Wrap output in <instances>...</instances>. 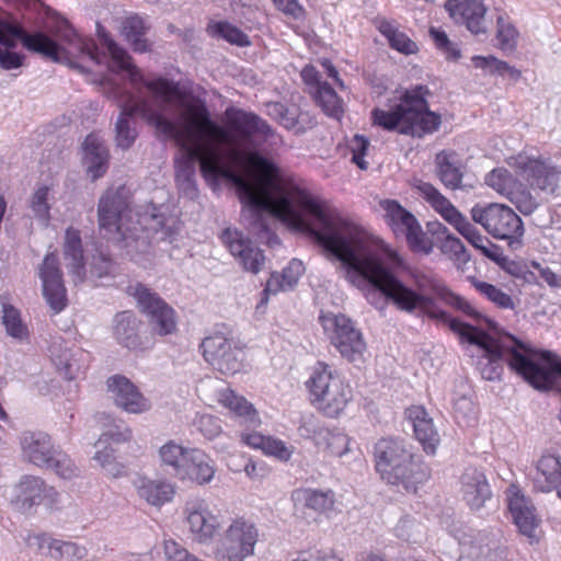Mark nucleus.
<instances>
[{"mask_svg":"<svg viewBox=\"0 0 561 561\" xmlns=\"http://www.w3.org/2000/svg\"><path fill=\"white\" fill-rule=\"evenodd\" d=\"M178 134L170 135L180 147L174 159L175 182L187 198H195L196 163L209 184L229 181L242 204L241 220L259 238L279 243L270 222L280 219L295 231L307 233L328 256L347 259L365 228L325 201L314 197L291 178L279 174L274 163L257 152L231 147L227 154L219 145L234 144L229 133L210 118L205 102L191 98L181 103Z\"/></svg>","mask_w":561,"mask_h":561,"instance_id":"1","label":"nucleus"},{"mask_svg":"<svg viewBox=\"0 0 561 561\" xmlns=\"http://www.w3.org/2000/svg\"><path fill=\"white\" fill-rule=\"evenodd\" d=\"M404 266L399 253L386 247L366 229L343 263L344 278L359 289L376 309L385 310L392 302L399 310L424 316L443 322L462 341L478 345L481 355L477 368L485 380H499L504 364L536 389H546L552 375L538 362L539 352L525 347L510 334L493 337L476 327L465 323L442 310L434 298L417 293L398 278L396 272Z\"/></svg>","mask_w":561,"mask_h":561,"instance_id":"2","label":"nucleus"},{"mask_svg":"<svg viewBox=\"0 0 561 561\" xmlns=\"http://www.w3.org/2000/svg\"><path fill=\"white\" fill-rule=\"evenodd\" d=\"M98 35L110 54V61L104 53L105 58L102 64L107 62V68L112 72L118 73L125 71L133 92L125 91L111 81L103 82L108 96L115 99L121 107V113L115 123V144L117 148L123 150L129 149L138 137L136 129L135 116H140L149 125L153 126L157 131L164 136L176 135L178 125L167 118L161 110L157 108L153 101L144 95L142 89L146 88L152 93V96L168 105L174 101H187L184 93L180 89V84L164 77L145 78L137 66L131 62L127 51L119 47L106 33V31L98 24Z\"/></svg>","mask_w":561,"mask_h":561,"instance_id":"3","label":"nucleus"},{"mask_svg":"<svg viewBox=\"0 0 561 561\" xmlns=\"http://www.w3.org/2000/svg\"><path fill=\"white\" fill-rule=\"evenodd\" d=\"M427 89L419 85L408 90L399 102L389 108H374L371 121L374 125L386 130H398L400 134L413 137H423L438 129L442 124L440 116L428 110L425 99Z\"/></svg>","mask_w":561,"mask_h":561,"instance_id":"4","label":"nucleus"},{"mask_svg":"<svg viewBox=\"0 0 561 561\" xmlns=\"http://www.w3.org/2000/svg\"><path fill=\"white\" fill-rule=\"evenodd\" d=\"M67 38L68 45L61 46L43 32L27 33L21 26L9 23H4L0 27V44L3 46L2 48L9 50L16 46L15 39H20L28 51L39 54L54 61H58L60 56L67 55L100 65L105 58L99 51L93 39L80 37L72 31L68 32Z\"/></svg>","mask_w":561,"mask_h":561,"instance_id":"5","label":"nucleus"},{"mask_svg":"<svg viewBox=\"0 0 561 561\" xmlns=\"http://www.w3.org/2000/svg\"><path fill=\"white\" fill-rule=\"evenodd\" d=\"M67 38L68 45L61 46L43 32L27 33L21 26L9 23H4L0 27V44L3 46L2 48L9 50L16 46L15 39H20L28 51L39 54L54 61H58L60 56L67 55L100 65L105 58L99 51L93 39L80 37L72 31L68 32Z\"/></svg>","mask_w":561,"mask_h":561,"instance_id":"6","label":"nucleus"},{"mask_svg":"<svg viewBox=\"0 0 561 561\" xmlns=\"http://www.w3.org/2000/svg\"><path fill=\"white\" fill-rule=\"evenodd\" d=\"M375 466L380 477L390 484L402 485L407 492H416L428 480L431 470L414 456L400 439L381 438L375 445Z\"/></svg>","mask_w":561,"mask_h":561,"instance_id":"7","label":"nucleus"},{"mask_svg":"<svg viewBox=\"0 0 561 561\" xmlns=\"http://www.w3.org/2000/svg\"><path fill=\"white\" fill-rule=\"evenodd\" d=\"M311 403L329 417H337L353 399L351 386L324 362H318L306 381Z\"/></svg>","mask_w":561,"mask_h":561,"instance_id":"8","label":"nucleus"},{"mask_svg":"<svg viewBox=\"0 0 561 561\" xmlns=\"http://www.w3.org/2000/svg\"><path fill=\"white\" fill-rule=\"evenodd\" d=\"M414 187L422 198L483 256L490 260L496 257L501 247L483 236L434 185L416 180Z\"/></svg>","mask_w":561,"mask_h":561,"instance_id":"9","label":"nucleus"},{"mask_svg":"<svg viewBox=\"0 0 561 561\" xmlns=\"http://www.w3.org/2000/svg\"><path fill=\"white\" fill-rule=\"evenodd\" d=\"M98 221L100 231L107 238L126 241L138 240V229L131 226L130 195L125 186L108 188L99 199Z\"/></svg>","mask_w":561,"mask_h":561,"instance_id":"10","label":"nucleus"},{"mask_svg":"<svg viewBox=\"0 0 561 561\" xmlns=\"http://www.w3.org/2000/svg\"><path fill=\"white\" fill-rule=\"evenodd\" d=\"M471 219L481 225L493 238L506 240L511 250L524 245V222L522 218L504 204L476 205L470 210Z\"/></svg>","mask_w":561,"mask_h":561,"instance_id":"11","label":"nucleus"},{"mask_svg":"<svg viewBox=\"0 0 561 561\" xmlns=\"http://www.w3.org/2000/svg\"><path fill=\"white\" fill-rule=\"evenodd\" d=\"M260 531L254 522L243 516L231 519L214 548L217 561H244L252 557Z\"/></svg>","mask_w":561,"mask_h":561,"instance_id":"12","label":"nucleus"},{"mask_svg":"<svg viewBox=\"0 0 561 561\" xmlns=\"http://www.w3.org/2000/svg\"><path fill=\"white\" fill-rule=\"evenodd\" d=\"M508 164L515 169L533 188L547 193H554L561 178V164L552 162L550 158L531 156L520 152L512 157Z\"/></svg>","mask_w":561,"mask_h":561,"instance_id":"13","label":"nucleus"},{"mask_svg":"<svg viewBox=\"0 0 561 561\" xmlns=\"http://www.w3.org/2000/svg\"><path fill=\"white\" fill-rule=\"evenodd\" d=\"M380 206L392 231L397 236L403 234L413 252L426 255L432 253L433 241L422 230L420 222L412 213L392 199L382 201Z\"/></svg>","mask_w":561,"mask_h":561,"instance_id":"14","label":"nucleus"},{"mask_svg":"<svg viewBox=\"0 0 561 561\" xmlns=\"http://www.w3.org/2000/svg\"><path fill=\"white\" fill-rule=\"evenodd\" d=\"M182 516L188 537L198 545H210L221 529L219 516L203 497L188 499L183 506Z\"/></svg>","mask_w":561,"mask_h":561,"instance_id":"15","label":"nucleus"},{"mask_svg":"<svg viewBox=\"0 0 561 561\" xmlns=\"http://www.w3.org/2000/svg\"><path fill=\"white\" fill-rule=\"evenodd\" d=\"M324 330L329 333L331 343L348 362L360 360L366 351V342L354 322L344 314L329 313L320 317Z\"/></svg>","mask_w":561,"mask_h":561,"instance_id":"16","label":"nucleus"},{"mask_svg":"<svg viewBox=\"0 0 561 561\" xmlns=\"http://www.w3.org/2000/svg\"><path fill=\"white\" fill-rule=\"evenodd\" d=\"M128 293L136 299L137 306L160 335L174 332L176 321L174 310L154 291L142 284L128 286Z\"/></svg>","mask_w":561,"mask_h":561,"instance_id":"17","label":"nucleus"},{"mask_svg":"<svg viewBox=\"0 0 561 561\" xmlns=\"http://www.w3.org/2000/svg\"><path fill=\"white\" fill-rule=\"evenodd\" d=\"M202 350L205 360L224 375H234L242 368V351L220 333L205 337Z\"/></svg>","mask_w":561,"mask_h":561,"instance_id":"18","label":"nucleus"},{"mask_svg":"<svg viewBox=\"0 0 561 561\" xmlns=\"http://www.w3.org/2000/svg\"><path fill=\"white\" fill-rule=\"evenodd\" d=\"M485 183L506 197L524 215L533 214L539 206L536 197L504 168L492 170L486 175Z\"/></svg>","mask_w":561,"mask_h":561,"instance_id":"19","label":"nucleus"},{"mask_svg":"<svg viewBox=\"0 0 561 561\" xmlns=\"http://www.w3.org/2000/svg\"><path fill=\"white\" fill-rule=\"evenodd\" d=\"M38 277L42 280L43 296L57 314L68 305L67 290L62 279L59 260L55 252H48L38 267Z\"/></svg>","mask_w":561,"mask_h":561,"instance_id":"20","label":"nucleus"},{"mask_svg":"<svg viewBox=\"0 0 561 561\" xmlns=\"http://www.w3.org/2000/svg\"><path fill=\"white\" fill-rule=\"evenodd\" d=\"M294 512L298 518L310 524L318 516L327 515L334 507L335 496L332 490L304 488L293 492Z\"/></svg>","mask_w":561,"mask_h":561,"instance_id":"21","label":"nucleus"},{"mask_svg":"<svg viewBox=\"0 0 561 561\" xmlns=\"http://www.w3.org/2000/svg\"><path fill=\"white\" fill-rule=\"evenodd\" d=\"M106 387L115 405L129 414L147 413L152 408L151 401L123 375L108 377Z\"/></svg>","mask_w":561,"mask_h":561,"instance_id":"22","label":"nucleus"},{"mask_svg":"<svg viewBox=\"0 0 561 561\" xmlns=\"http://www.w3.org/2000/svg\"><path fill=\"white\" fill-rule=\"evenodd\" d=\"M221 241L243 270L257 274L265 264L263 251L237 229L227 228L221 233Z\"/></svg>","mask_w":561,"mask_h":561,"instance_id":"23","label":"nucleus"},{"mask_svg":"<svg viewBox=\"0 0 561 561\" xmlns=\"http://www.w3.org/2000/svg\"><path fill=\"white\" fill-rule=\"evenodd\" d=\"M226 116L242 141H248L251 137H261L273 146L282 142L280 137L272 129L266 121L254 113L228 108Z\"/></svg>","mask_w":561,"mask_h":561,"instance_id":"24","label":"nucleus"},{"mask_svg":"<svg viewBox=\"0 0 561 561\" xmlns=\"http://www.w3.org/2000/svg\"><path fill=\"white\" fill-rule=\"evenodd\" d=\"M58 492L36 476L25 474L13 489L12 503L22 512L30 511L33 506L39 505L45 499L56 501Z\"/></svg>","mask_w":561,"mask_h":561,"instance_id":"25","label":"nucleus"},{"mask_svg":"<svg viewBox=\"0 0 561 561\" xmlns=\"http://www.w3.org/2000/svg\"><path fill=\"white\" fill-rule=\"evenodd\" d=\"M445 9L456 23L465 24L472 34L486 33L483 0H447Z\"/></svg>","mask_w":561,"mask_h":561,"instance_id":"26","label":"nucleus"},{"mask_svg":"<svg viewBox=\"0 0 561 561\" xmlns=\"http://www.w3.org/2000/svg\"><path fill=\"white\" fill-rule=\"evenodd\" d=\"M460 494L471 511L481 510L492 496L484 473L473 467L467 468L460 477Z\"/></svg>","mask_w":561,"mask_h":561,"instance_id":"27","label":"nucleus"},{"mask_svg":"<svg viewBox=\"0 0 561 561\" xmlns=\"http://www.w3.org/2000/svg\"><path fill=\"white\" fill-rule=\"evenodd\" d=\"M507 502L510 512L519 533L530 540H536V530L539 526V519L535 513V507L515 485L508 489Z\"/></svg>","mask_w":561,"mask_h":561,"instance_id":"28","label":"nucleus"},{"mask_svg":"<svg viewBox=\"0 0 561 561\" xmlns=\"http://www.w3.org/2000/svg\"><path fill=\"white\" fill-rule=\"evenodd\" d=\"M216 471V463L209 455L202 449L191 448L178 479L204 486L214 480Z\"/></svg>","mask_w":561,"mask_h":561,"instance_id":"29","label":"nucleus"},{"mask_svg":"<svg viewBox=\"0 0 561 561\" xmlns=\"http://www.w3.org/2000/svg\"><path fill=\"white\" fill-rule=\"evenodd\" d=\"M22 458L39 468L49 463V459L56 449L48 434L41 431H26L20 436Z\"/></svg>","mask_w":561,"mask_h":561,"instance_id":"30","label":"nucleus"},{"mask_svg":"<svg viewBox=\"0 0 561 561\" xmlns=\"http://www.w3.org/2000/svg\"><path fill=\"white\" fill-rule=\"evenodd\" d=\"M405 415L412 423L415 437L425 453L434 455L440 438L428 412L423 405H411L407 409Z\"/></svg>","mask_w":561,"mask_h":561,"instance_id":"31","label":"nucleus"},{"mask_svg":"<svg viewBox=\"0 0 561 561\" xmlns=\"http://www.w3.org/2000/svg\"><path fill=\"white\" fill-rule=\"evenodd\" d=\"M534 488L540 492L557 491L561 500V458L552 454L542 455L533 476Z\"/></svg>","mask_w":561,"mask_h":561,"instance_id":"32","label":"nucleus"},{"mask_svg":"<svg viewBox=\"0 0 561 561\" xmlns=\"http://www.w3.org/2000/svg\"><path fill=\"white\" fill-rule=\"evenodd\" d=\"M48 352L58 370L69 380L76 379L84 369V364L82 362L88 357V354L82 350H77L75 352L67 350L64 347V341L61 337H58L50 343Z\"/></svg>","mask_w":561,"mask_h":561,"instance_id":"33","label":"nucleus"},{"mask_svg":"<svg viewBox=\"0 0 561 561\" xmlns=\"http://www.w3.org/2000/svg\"><path fill=\"white\" fill-rule=\"evenodd\" d=\"M83 161L92 181L102 178L108 169L110 152L103 139L95 134L87 136L83 142Z\"/></svg>","mask_w":561,"mask_h":561,"instance_id":"34","label":"nucleus"},{"mask_svg":"<svg viewBox=\"0 0 561 561\" xmlns=\"http://www.w3.org/2000/svg\"><path fill=\"white\" fill-rule=\"evenodd\" d=\"M437 175L442 183L450 190L461 187L465 164L461 157L454 150H443L435 157Z\"/></svg>","mask_w":561,"mask_h":561,"instance_id":"35","label":"nucleus"},{"mask_svg":"<svg viewBox=\"0 0 561 561\" xmlns=\"http://www.w3.org/2000/svg\"><path fill=\"white\" fill-rule=\"evenodd\" d=\"M64 257L67 261V268L73 277L75 284L82 283L85 278L82 241L80 231L71 227L66 230Z\"/></svg>","mask_w":561,"mask_h":561,"instance_id":"36","label":"nucleus"},{"mask_svg":"<svg viewBox=\"0 0 561 561\" xmlns=\"http://www.w3.org/2000/svg\"><path fill=\"white\" fill-rule=\"evenodd\" d=\"M135 488L138 496L152 506H162L175 495V484L167 480L139 478Z\"/></svg>","mask_w":561,"mask_h":561,"instance_id":"37","label":"nucleus"},{"mask_svg":"<svg viewBox=\"0 0 561 561\" xmlns=\"http://www.w3.org/2000/svg\"><path fill=\"white\" fill-rule=\"evenodd\" d=\"M113 324L114 336L121 345L133 351L142 348L139 336L140 321L133 311L118 312Z\"/></svg>","mask_w":561,"mask_h":561,"instance_id":"38","label":"nucleus"},{"mask_svg":"<svg viewBox=\"0 0 561 561\" xmlns=\"http://www.w3.org/2000/svg\"><path fill=\"white\" fill-rule=\"evenodd\" d=\"M217 399L220 404L234 413L236 416L242 419L245 424L256 426L261 423L257 411L244 397L238 396L231 389H222L218 391Z\"/></svg>","mask_w":561,"mask_h":561,"instance_id":"39","label":"nucleus"},{"mask_svg":"<svg viewBox=\"0 0 561 561\" xmlns=\"http://www.w3.org/2000/svg\"><path fill=\"white\" fill-rule=\"evenodd\" d=\"M305 272L301 261L293 259L280 274L273 273L266 282L265 293L277 294L282 290L291 289Z\"/></svg>","mask_w":561,"mask_h":561,"instance_id":"40","label":"nucleus"},{"mask_svg":"<svg viewBox=\"0 0 561 561\" xmlns=\"http://www.w3.org/2000/svg\"><path fill=\"white\" fill-rule=\"evenodd\" d=\"M376 25L378 31L387 38L391 48L405 55L416 51V44L403 32H400L393 22L386 19H377Z\"/></svg>","mask_w":561,"mask_h":561,"instance_id":"41","label":"nucleus"},{"mask_svg":"<svg viewBox=\"0 0 561 561\" xmlns=\"http://www.w3.org/2000/svg\"><path fill=\"white\" fill-rule=\"evenodd\" d=\"M147 27L142 18L138 15L127 16L122 23V33L138 53H145L150 49L149 42L145 38Z\"/></svg>","mask_w":561,"mask_h":561,"instance_id":"42","label":"nucleus"},{"mask_svg":"<svg viewBox=\"0 0 561 561\" xmlns=\"http://www.w3.org/2000/svg\"><path fill=\"white\" fill-rule=\"evenodd\" d=\"M470 548V556L478 561H503L505 559V550L501 548L495 537L489 538V536L480 534Z\"/></svg>","mask_w":561,"mask_h":561,"instance_id":"43","label":"nucleus"},{"mask_svg":"<svg viewBox=\"0 0 561 561\" xmlns=\"http://www.w3.org/2000/svg\"><path fill=\"white\" fill-rule=\"evenodd\" d=\"M190 449L174 440L167 442L158 451L161 466L171 468L172 473L178 478L184 467Z\"/></svg>","mask_w":561,"mask_h":561,"instance_id":"44","label":"nucleus"},{"mask_svg":"<svg viewBox=\"0 0 561 561\" xmlns=\"http://www.w3.org/2000/svg\"><path fill=\"white\" fill-rule=\"evenodd\" d=\"M2 306V324L9 336L24 341L28 339V329L21 318L19 309L5 301V297H1Z\"/></svg>","mask_w":561,"mask_h":561,"instance_id":"45","label":"nucleus"},{"mask_svg":"<svg viewBox=\"0 0 561 561\" xmlns=\"http://www.w3.org/2000/svg\"><path fill=\"white\" fill-rule=\"evenodd\" d=\"M26 545L56 561L66 560L65 540L53 538L47 534H36L26 538Z\"/></svg>","mask_w":561,"mask_h":561,"instance_id":"46","label":"nucleus"},{"mask_svg":"<svg viewBox=\"0 0 561 561\" xmlns=\"http://www.w3.org/2000/svg\"><path fill=\"white\" fill-rule=\"evenodd\" d=\"M313 439L319 447L324 445L325 449L332 456L341 457L350 449V438L347 435L343 433H332L324 427H319L314 432Z\"/></svg>","mask_w":561,"mask_h":561,"instance_id":"47","label":"nucleus"},{"mask_svg":"<svg viewBox=\"0 0 561 561\" xmlns=\"http://www.w3.org/2000/svg\"><path fill=\"white\" fill-rule=\"evenodd\" d=\"M316 100L323 112L333 118L339 119L343 114V102L334 89L328 83L319 84Z\"/></svg>","mask_w":561,"mask_h":561,"instance_id":"48","label":"nucleus"},{"mask_svg":"<svg viewBox=\"0 0 561 561\" xmlns=\"http://www.w3.org/2000/svg\"><path fill=\"white\" fill-rule=\"evenodd\" d=\"M437 227V233L443 236V240L439 245L440 251L458 262L467 263L470 260V256L461 240L451 234L444 225L438 224Z\"/></svg>","mask_w":561,"mask_h":561,"instance_id":"49","label":"nucleus"},{"mask_svg":"<svg viewBox=\"0 0 561 561\" xmlns=\"http://www.w3.org/2000/svg\"><path fill=\"white\" fill-rule=\"evenodd\" d=\"M207 32L213 37H221L228 43L245 47L251 44L249 36L228 22H216L208 25Z\"/></svg>","mask_w":561,"mask_h":561,"instance_id":"50","label":"nucleus"},{"mask_svg":"<svg viewBox=\"0 0 561 561\" xmlns=\"http://www.w3.org/2000/svg\"><path fill=\"white\" fill-rule=\"evenodd\" d=\"M472 285L474 289L485 297L489 301L494 304L497 308L502 309H514L515 304L513 298L503 291L501 288L496 287L495 285H492L490 283L479 280V279H472Z\"/></svg>","mask_w":561,"mask_h":561,"instance_id":"51","label":"nucleus"},{"mask_svg":"<svg viewBox=\"0 0 561 561\" xmlns=\"http://www.w3.org/2000/svg\"><path fill=\"white\" fill-rule=\"evenodd\" d=\"M472 61L477 68L489 70L491 73H497L500 76L507 73L515 81L522 76L518 69L494 56H474L472 57Z\"/></svg>","mask_w":561,"mask_h":561,"instance_id":"52","label":"nucleus"},{"mask_svg":"<svg viewBox=\"0 0 561 561\" xmlns=\"http://www.w3.org/2000/svg\"><path fill=\"white\" fill-rule=\"evenodd\" d=\"M48 462L43 468L54 470L62 479H72L79 474L78 467L72 459L57 447Z\"/></svg>","mask_w":561,"mask_h":561,"instance_id":"53","label":"nucleus"},{"mask_svg":"<svg viewBox=\"0 0 561 561\" xmlns=\"http://www.w3.org/2000/svg\"><path fill=\"white\" fill-rule=\"evenodd\" d=\"M49 186L41 185L34 191L30 199V208L34 217L45 225H47L50 219L51 205L49 203Z\"/></svg>","mask_w":561,"mask_h":561,"instance_id":"54","label":"nucleus"},{"mask_svg":"<svg viewBox=\"0 0 561 561\" xmlns=\"http://www.w3.org/2000/svg\"><path fill=\"white\" fill-rule=\"evenodd\" d=\"M93 460L99 463L104 473L108 477L119 478L126 473L124 465L116 460L113 448H108L104 445L98 448Z\"/></svg>","mask_w":561,"mask_h":561,"instance_id":"55","label":"nucleus"},{"mask_svg":"<svg viewBox=\"0 0 561 561\" xmlns=\"http://www.w3.org/2000/svg\"><path fill=\"white\" fill-rule=\"evenodd\" d=\"M194 426L209 440L219 437L224 433L220 419L210 414H197L194 419Z\"/></svg>","mask_w":561,"mask_h":561,"instance_id":"56","label":"nucleus"},{"mask_svg":"<svg viewBox=\"0 0 561 561\" xmlns=\"http://www.w3.org/2000/svg\"><path fill=\"white\" fill-rule=\"evenodd\" d=\"M518 32L512 23L506 21L503 16L497 19L496 38L502 50L512 51L517 46Z\"/></svg>","mask_w":561,"mask_h":561,"instance_id":"57","label":"nucleus"},{"mask_svg":"<svg viewBox=\"0 0 561 561\" xmlns=\"http://www.w3.org/2000/svg\"><path fill=\"white\" fill-rule=\"evenodd\" d=\"M394 534L398 538L408 542H419L421 539L422 527L413 518L403 517L394 527Z\"/></svg>","mask_w":561,"mask_h":561,"instance_id":"58","label":"nucleus"},{"mask_svg":"<svg viewBox=\"0 0 561 561\" xmlns=\"http://www.w3.org/2000/svg\"><path fill=\"white\" fill-rule=\"evenodd\" d=\"M130 438L131 430L128 426L123 424H114L101 434L95 446L96 448H100L103 445L106 446V443L110 440L114 443H123L129 440Z\"/></svg>","mask_w":561,"mask_h":561,"instance_id":"59","label":"nucleus"},{"mask_svg":"<svg viewBox=\"0 0 561 561\" xmlns=\"http://www.w3.org/2000/svg\"><path fill=\"white\" fill-rule=\"evenodd\" d=\"M368 147L369 140L362 135H355L353 139L350 141L352 162L355 163L360 170L368 169V162L365 160Z\"/></svg>","mask_w":561,"mask_h":561,"instance_id":"60","label":"nucleus"},{"mask_svg":"<svg viewBox=\"0 0 561 561\" xmlns=\"http://www.w3.org/2000/svg\"><path fill=\"white\" fill-rule=\"evenodd\" d=\"M436 296L446 305L451 306L466 314L476 316L477 312L472 306L462 297L454 294L446 287L437 288Z\"/></svg>","mask_w":561,"mask_h":561,"instance_id":"61","label":"nucleus"},{"mask_svg":"<svg viewBox=\"0 0 561 561\" xmlns=\"http://www.w3.org/2000/svg\"><path fill=\"white\" fill-rule=\"evenodd\" d=\"M263 453L266 456H272L278 459L279 461L287 462L293 456L294 447L286 445L282 439L268 437Z\"/></svg>","mask_w":561,"mask_h":561,"instance_id":"62","label":"nucleus"},{"mask_svg":"<svg viewBox=\"0 0 561 561\" xmlns=\"http://www.w3.org/2000/svg\"><path fill=\"white\" fill-rule=\"evenodd\" d=\"M151 219L153 221L151 228L156 232L162 233L161 239L168 240L169 242H172L175 239L180 227L174 219L170 218L169 220H164L163 217L159 215H152Z\"/></svg>","mask_w":561,"mask_h":561,"instance_id":"63","label":"nucleus"},{"mask_svg":"<svg viewBox=\"0 0 561 561\" xmlns=\"http://www.w3.org/2000/svg\"><path fill=\"white\" fill-rule=\"evenodd\" d=\"M114 271V263L110 257L100 253L93 257L90 273L92 276L98 278H103L105 276L112 275Z\"/></svg>","mask_w":561,"mask_h":561,"instance_id":"64","label":"nucleus"}]
</instances>
